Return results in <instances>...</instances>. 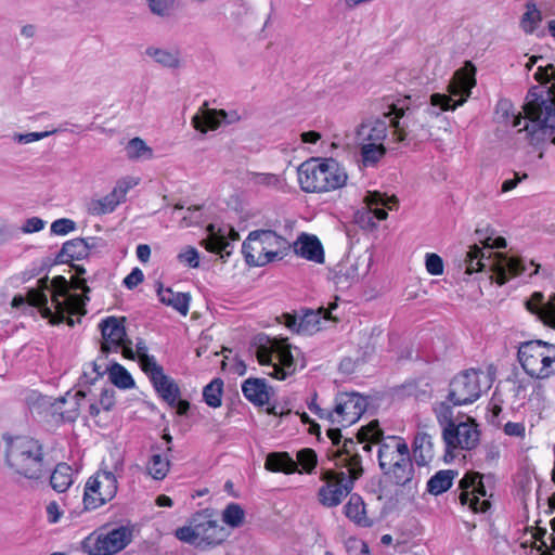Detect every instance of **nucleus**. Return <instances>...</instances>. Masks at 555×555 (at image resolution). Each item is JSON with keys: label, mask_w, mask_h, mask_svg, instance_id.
Instances as JSON below:
<instances>
[{"label": "nucleus", "mask_w": 555, "mask_h": 555, "mask_svg": "<svg viewBox=\"0 0 555 555\" xmlns=\"http://www.w3.org/2000/svg\"><path fill=\"white\" fill-rule=\"evenodd\" d=\"M119 204L120 202L111 192L100 199H91L87 205V210L92 216H101L114 211Z\"/></svg>", "instance_id": "a19ab883"}, {"label": "nucleus", "mask_w": 555, "mask_h": 555, "mask_svg": "<svg viewBox=\"0 0 555 555\" xmlns=\"http://www.w3.org/2000/svg\"><path fill=\"white\" fill-rule=\"evenodd\" d=\"M145 54L153 59L157 64L165 67H177L179 65V56L177 52L156 47H149Z\"/></svg>", "instance_id": "c03bdc74"}, {"label": "nucleus", "mask_w": 555, "mask_h": 555, "mask_svg": "<svg viewBox=\"0 0 555 555\" xmlns=\"http://www.w3.org/2000/svg\"><path fill=\"white\" fill-rule=\"evenodd\" d=\"M485 254L477 245L470 246L463 260L461 267L464 268L465 274L470 275L474 272L482 271L486 268Z\"/></svg>", "instance_id": "ea45409f"}, {"label": "nucleus", "mask_w": 555, "mask_h": 555, "mask_svg": "<svg viewBox=\"0 0 555 555\" xmlns=\"http://www.w3.org/2000/svg\"><path fill=\"white\" fill-rule=\"evenodd\" d=\"M481 230H476V234L478 235L479 240L483 243L485 247L489 249L493 248H504L506 246V241L504 237L498 236L492 237L491 235L482 237Z\"/></svg>", "instance_id": "69168bd1"}, {"label": "nucleus", "mask_w": 555, "mask_h": 555, "mask_svg": "<svg viewBox=\"0 0 555 555\" xmlns=\"http://www.w3.org/2000/svg\"><path fill=\"white\" fill-rule=\"evenodd\" d=\"M144 279L143 272L139 268H134L124 280V285L133 289L137 287Z\"/></svg>", "instance_id": "774afa93"}, {"label": "nucleus", "mask_w": 555, "mask_h": 555, "mask_svg": "<svg viewBox=\"0 0 555 555\" xmlns=\"http://www.w3.org/2000/svg\"><path fill=\"white\" fill-rule=\"evenodd\" d=\"M296 255L317 262H324V250L320 240L315 235L301 233L293 245Z\"/></svg>", "instance_id": "4be33fe9"}, {"label": "nucleus", "mask_w": 555, "mask_h": 555, "mask_svg": "<svg viewBox=\"0 0 555 555\" xmlns=\"http://www.w3.org/2000/svg\"><path fill=\"white\" fill-rule=\"evenodd\" d=\"M241 120L236 111L225 112L224 109L208 108L207 103L192 118V126L206 133L208 130H216L221 124H234Z\"/></svg>", "instance_id": "a211bd4d"}, {"label": "nucleus", "mask_w": 555, "mask_h": 555, "mask_svg": "<svg viewBox=\"0 0 555 555\" xmlns=\"http://www.w3.org/2000/svg\"><path fill=\"white\" fill-rule=\"evenodd\" d=\"M526 138L533 146L545 143L555 133V82L547 86H534L522 106Z\"/></svg>", "instance_id": "20e7f679"}, {"label": "nucleus", "mask_w": 555, "mask_h": 555, "mask_svg": "<svg viewBox=\"0 0 555 555\" xmlns=\"http://www.w3.org/2000/svg\"><path fill=\"white\" fill-rule=\"evenodd\" d=\"M124 321V318L108 317L100 323L103 352H117L120 345L125 344L127 335Z\"/></svg>", "instance_id": "6ab92c4d"}, {"label": "nucleus", "mask_w": 555, "mask_h": 555, "mask_svg": "<svg viewBox=\"0 0 555 555\" xmlns=\"http://www.w3.org/2000/svg\"><path fill=\"white\" fill-rule=\"evenodd\" d=\"M367 269L369 266L360 259H356L353 262L339 264L335 273V282L345 286L351 285L364 276Z\"/></svg>", "instance_id": "c85d7f7f"}, {"label": "nucleus", "mask_w": 555, "mask_h": 555, "mask_svg": "<svg viewBox=\"0 0 555 555\" xmlns=\"http://www.w3.org/2000/svg\"><path fill=\"white\" fill-rule=\"evenodd\" d=\"M455 473L453 470H439L427 482V491L434 495L448 491L451 486Z\"/></svg>", "instance_id": "58836bf2"}, {"label": "nucleus", "mask_w": 555, "mask_h": 555, "mask_svg": "<svg viewBox=\"0 0 555 555\" xmlns=\"http://www.w3.org/2000/svg\"><path fill=\"white\" fill-rule=\"evenodd\" d=\"M494 255L495 259L490 261V267L499 285L505 284L511 278L520 275L526 271V266L520 258L508 257L501 253Z\"/></svg>", "instance_id": "412c9836"}, {"label": "nucleus", "mask_w": 555, "mask_h": 555, "mask_svg": "<svg viewBox=\"0 0 555 555\" xmlns=\"http://www.w3.org/2000/svg\"><path fill=\"white\" fill-rule=\"evenodd\" d=\"M475 67L470 62H466L463 68L456 70L448 86L449 94L433 93L430 95V105L420 114L417 121L423 128L428 121L437 118L440 112L454 111L463 105L472 93L476 85Z\"/></svg>", "instance_id": "423d86ee"}, {"label": "nucleus", "mask_w": 555, "mask_h": 555, "mask_svg": "<svg viewBox=\"0 0 555 555\" xmlns=\"http://www.w3.org/2000/svg\"><path fill=\"white\" fill-rule=\"evenodd\" d=\"M223 382L220 378H215L203 390L205 402L211 408L221 405Z\"/></svg>", "instance_id": "8fccbe9b"}, {"label": "nucleus", "mask_w": 555, "mask_h": 555, "mask_svg": "<svg viewBox=\"0 0 555 555\" xmlns=\"http://www.w3.org/2000/svg\"><path fill=\"white\" fill-rule=\"evenodd\" d=\"M453 403H451L447 398L442 401H436L433 404V412L436 416L438 424L442 427V430L448 426H452L455 424L454 413H453Z\"/></svg>", "instance_id": "79ce46f5"}, {"label": "nucleus", "mask_w": 555, "mask_h": 555, "mask_svg": "<svg viewBox=\"0 0 555 555\" xmlns=\"http://www.w3.org/2000/svg\"><path fill=\"white\" fill-rule=\"evenodd\" d=\"M139 363L151 380L164 373L163 367L156 362L154 356H144L139 360Z\"/></svg>", "instance_id": "864d4df0"}, {"label": "nucleus", "mask_w": 555, "mask_h": 555, "mask_svg": "<svg viewBox=\"0 0 555 555\" xmlns=\"http://www.w3.org/2000/svg\"><path fill=\"white\" fill-rule=\"evenodd\" d=\"M336 304H332L330 308L320 307L318 310H307L299 319L296 315L284 313L282 319L286 327L291 331L298 334L311 335L323 328L322 322L335 320V318L332 317V310L336 309Z\"/></svg>", "instance_id": "4468645a"}, {"label": "nucleus", "mask_w": 555, "mask_h": 555, "mask_svg": "<svg viewBox=\"0 0 555 555\" xmlns=\"http://www.w3.org/2000/svg\"><path fill=\"white\" fill-rule=\"evenodd\" d=\"M108 377L113 385L121 389H129L134 386V380L129 372L120 364L114 363L108 369Z\"/></svg>", "instance_id": "de8ad7c7"}, {"label": "nucleus", "mask_w": 555, "mask_h": 555, "mask_svg": "<svg viewBox=\"0 0 555 555\" xmlns=\"http://www.w3.org/2000/svg\"><path fill=\"white\" fill-rule=\"evenodd\" d=\"M51 487L56 492H65L73 483V470L66 463H59L50 475Z\"/></svg>", "instance_id": "c9c22d12"}, {"label": "nucleus", "mask_w": 555, "mask_h": 555, "mask_svg": "<svg viewBox=\"0 0 555 555\" xmlns=\"http://www.w3.org/2000/svg\"><path fill=\"white\" fill-rule=\"evenodd\" d=\"M534 79L542 86L552 80L555 81V66L552 64L540 65L534 73Z\"/></svg>", "instance_id": "e2e57ef3"}, {"label": "nucleus", "mask_w": 555, "mask_h": 555, "mask_svg": "<svg viewBox=\"0 0 555 555\" xmlns=\"http://www.w3.org/2000/svg\"><path fill=\"white\" fill-rule=\"evenodd\" d=\"M131 531L118 527L108 531H95L83 539L81 548L88 555H114L131 542Z\"/></svg>", "instance_id": "ddd939ff"}, {"label": "nucleus", "mask_w": 555, "mask_h": 555, "mask_svg": "<svg viewBox=\"0 0 555 555\" xmlns=\"http://www.w3.org/2000/svg\"><path fill=\"white\" fill-rule=\"evenodd\" d=\"M245 512L237 503H230L222 512V520L232 528H238L243 525Z\"/></svg>", "instance_id": "3c124183"}, {"label": "nucleus", "mask_w": 555, "mask_h": 555, "mask_svg": "<svg viewBox=\"0 0 555 555\" xmlns=\"http://www.w3.org/2000/svg\"><path fill=\"white\" fill-rule=\"evenodd\" d=\"M137 181L131 178H126L117 182L112 193L121 203L125 201L126 195L130 189L137 185Z\"/></svg>", "instance_id": "680f3d73"}, {"label": "nucleus", "mask_w": 555, "mask_h": 555, "mask_svg": "<svg viewBox=\"0 0 555 555\" xmlns=\"http://www.w3.org/2000/svg\"><path fill=\"white\" fill-rule=\"evenodd\" d=\"M153 386L159 396L170 405L176 404L177 399L180 397V389L177 383L167 376L165 373L152 379Z\"/></svg>", "instance_id": "72a5a7b5"}, {"label": "nucleus", "mask_w": 555, "mask_h": 555, "mask_svg": "<svg viewBox=\"0 0 555 555\" xmlns=\"http://www.w3.org/2000/svg\"><path fill=\"white\" fill-rule=\"evenodd\" d=\"M67 280L62 276H55L51 283L48 278L38 281V288H31L27 293L29 305L37 307L43 318L50 319L52 324H60L64 321L69 326L74 325V320L69 314H85L86 301L89 298L69 292Z\"/></svg>", "instance_id": "7ed1b4c3"}, {"label": "nucleus", "mask_w": 555, "mask_h": 555, "mask_svg": "<svg viewBox=\"0 0 555 555\" xmlns=\"http://www.w3.org/2000/svg\"><path fill=\"white\" fill-rule=\"evenodd\" d=\"M361 157L365 167L375 166L385 155L383 143H361Z\"/></svg>", "instance_id": "a18cd8bd"}, {"label": "nucleus", "mask_w": 555, "mask_h": 555, "mask_svg": "<svg viewBox=\"0 0 555 555\" xmlns=\"http://www.w3.org/2000/svg\"><path fill=\"white\" fill-rule=\"evenodd\" d=\"M541 20V12L535 8V5H527V11L521 17V27L527 34H531L538 27Z\"/></svg>", "instance_id": "603ef678"}, {"label": "nucleus", "mask_w": 555, "mask_h": 555, "mask_svg": "<svg viewBox=\"0 0 555 555\" xmlns=\"http://www.w3.org/2000/svg\"><path fill=\"white\" fill-rule=\"evenodd\" d=\"M259 236L258 230L251 231L242 245L245 260L250 266L261 267L270 262V257L264 255V245Z\"/></svg>", "instance_id": "5701e85b"}, {"label": "nucleus", "mask_w": 555, "mask_h": 555, "mask_svg": "<svg viewBox=\"0 0 555 555\" xmlns=\"http://www.w3.org/2000/svg\"><path fill=\"white\" fill-rule=\"evenodd\" d=\"M86 392L82 390L68 391L65 396L60 397L53 403L54 411L60 413L62 418L66 422H74L79 413L81 401L85 399Z\"/></svg>", "instance_id": "b1692460"}, {"label": "nucleus", "mask_w": 555, "mask_h": 555, "mask_svg": "<svg viewBox=\"0 0 555 555\" xmlns=\"http://www.w3.org/2000/svg\"><path fill=\"white\" fill-rule=\"evenodd\" d=\"M543 298L542 293H534L526 302L527 309L537 314L545 324L555 327V293L550 296L546 304H543Z\"/></svg>", "instance_id": "393cba45"}, {"label": "nucleus", "mask_w": 555, "mask_h": 555, "mask_svg": "<svg viewBox=\"0 0 555 555\" xmlns=\"http://www.w3.org/2000/svg\"><path fill=\"white\" fill-rule=\"evenodd\" d=\"M426 270L433 275H440L443 273V261L437 254L426 255Z\"/></svg>", "instance_id": "0e129e2a"}, {"label": "nucleus", "mask_w": 555, "mask_h": 555, "mask_svg": "<svg viewBox=\"0 0 555 555\" xmlns=\"http://www.w3.org/2000/svg\"><path fill=\"white\" fill-rule=\"evenodd\" d=\"M207 238H204L201 244L210 253L222 254L225 251L229 255L230 251L227 248L230 246V243L225 240V233L220 229L216 231L214 224L207 227Z\"/></svg>", "instance_id": "e433bc0d"}, {"label": "nucleus", "mask_w": 555, "mask_h": 555, "mask_svg": "<svg viewBox=\"0 0 555 555\" xmlns=\"http://www.w3.org/2000/svg\"><path fill=\"white\" fill-rule=\"evenodd\" d=\"M255 356L261 365L272 370L267 374L279 380H284L296 371L292 346L285 339L267 338L266 344L256 348Z\"/></svg>", "instance_id": "9b49d317"}, {"label": "nucleus", "mask_w": 555, "mask_h": 555, "mask_svg": "<svg viewBox=\"0 0 555 555\" xmlns=\"http://www.w3.org/2000/svg\"><path fill=\"white\" fill-rule=\"evenodd\" d=\"M89 254V245L86 240L77 237L63 244L56 259L59 262H68L70 260H80Z\"/></svg>", "instance_id": "473e14b6"}, {"label": "nucleus", "mask_w": 555, "mask_h": 555, "mask_svg": "<svg viewBox=\"0 0 555 555\" xmlns=\"http://www.w3.org/2000/svg\"><path fill=\"white\" fill-rule=\"evenodd\" d=\"M482 479L483 476L479 473H468L460 481V488L462 489L460 501L474 512H486L491 505L489 500H480V496L486 498L488 495Z\"/></svg>", "instance_id": "2eb2a0df"}, {"label": "nucleus", "mask_w": 555, "mask_h": 555, "mask_svg": "<svg viewBox=\"0 0 555 555\" xmlns=\"http://www.w3.org/2000/svg\"><path fill=\"white\" fill-rule=\"evenodd\" d=\"M297 465H301L307 473H311L318 463L317 453L312 449H302L297 453Z\"/></svg>", "instance_id": "5fc2aeb1"}, {"label": "nucleus", "mask_w": 555, "mask_h": 555, "mask_svg": "<svg viewBox=\"0 0 555 555\" xmlns=\"http://www.w3.org/2000/svg\"><path fill=\"white\" fill-rule=\"evenodd\" d=\"M336 424L348 427L365 412L366 401L358 393H340L336 397Z\"/></svg>", "instance_id": "f3484780"}, {"label": "nucleus", "mask_w": 555, "mask_h": 555, "mask_svg": "<svg viewBox=\"0 0 555 555\" xmlns=\"http://www.w3.org/2000/svg\"><path fill=\"white\" fill-rule=\"evenodd\" d=\"M124 470V459L120 454H111L109 460H103L100 469L86 483L85 507L96 509L112 501L117 494L118 478L122 477Z\"/></svg>", "instance_id": "0eeeda50"}, {"label": "nucleus", "mask_w": 555, "mask_h": 555, "mask_svg": "<svg viewBox=\"0 0 555 555\" xmlns=\"http://www.w3.org/2000/svg\"><path fill=\"white\" fill-rule=\"evenodd\" d=\"M364 201L370 212H372L377 220H385L388 217L387 211L383 207H387L391 210L398 205V198L395 195L388 196L377 191L367 192Z\"/></svg>", "instance_id": "cd10ccee"}, {"label": "nucleus", "mask_w": 555, "mask_h": 555, "mask_svg": "<svg viewBox=\"0 0 555 555\" xmlns=\"http://www.w3.org/2000/svg\"><path fill=\"white\" fill-rule=\"evenodd\" d=\"M413 457L417 465L425 466L434 459L431 437L426 433H417L413 441Z\"/></svg>", "instance_id": "2f4dec72"}, {"label": "nucleus", "mask_w": 555, "mask_h": 555, "mask_svg": "<svg viewBox=\"0 0 555 555\" xmlns=\"http://www.w3.org/2000/svg\"><path fill=\"white\" fill-rule=\"evenodd\" d=\"M327 436L337 447L333 454L335 466L346 467L348 475L332 468H322L320 479L323 486L318 490V500L325 507L338 506L354 488V482L363 475L362 454L352 438L345 439L340 446L339 428H330Z\"/></svg>", "instance_id": "f257e3e1"}, {"label": "nucleus", "mask_w": 555, "mask_h": 555, "mask_svg": "<svg viewBox=\"0 0 555 555\" xmlns=\"http://www.w3.org/2000/svg\"><path fill=\"white\" fill-rule=\"evenodd\" d=\"M403 108L395 104L388 106V112L383 117H370L363 120L357 129V138L360 143H383L387 137L388 128L391 127L392 138L401 142L406 138V131L400 119L404 117Z\"/></svg>", "instance_id": "1a4fd4ad"}, {"label": "nucleus", "mask_w": 555, "mask_h": 555, "mask_svg": "<svg viewBox=\"0 0 555 555\" xmlns=\"http://www.w3.org/2000/svg\"><path fill=\"white\" fill-rule=\"evenodd\" d=\"M157 295L162 304L173 308L183 317L188 314L191 301L189 293H176L170 287L164 288L159 285Z\"/></svg>", "instance_id": "7c9ffc66"}, {"label": "nucleus", "mask_w": 555, "mask_h": 555, "mask_svg": "<svg viewBox=\"0 0 555 555\" xmlns=\"http://www.w3.org/2000/svg\"><path fill=\"white\" fill-rule=\"evenodd\" d=\"M169 467L170 462L167 456L153 454L146 465V470L154 479L162 480L167 476Z\"/></svg>", "instance_id": "49530a36"}, {"label": "nucleus", "mask_w": 555, "mask_h": 555, "mask_svg": "<svg viewBox=\"0 0 555 555\" xmlns=\"http://www.w3.org/2000/svg\"><path fill=\"white\" fill-rule=\"evenodd\" d=\"M259 237H261L262 244L264 245L266 253L270 257V262L275 259H281L285 256L289 249L291 244L286 238L278 235L272 230H258Z\"/></svg>", "instance_id": "bb28decb"}, {"label": "nucleus", "mask_w": 555, "mask_h": 555, "mask_svg": "<svg viewBox=\"0 0 555 555\" xmlns=\"http://www.w3.org/2000/svg\"><path fill=\"white\" fill-rule=\"evenodd\" d=\"M244 397L255 405L269 403V390L264 378H248L242 385Z\"/></svg>", "instance_id": "c756f323"}, {"label": "nucleus", "mask_w": 555, "mask_h": 555, "mask_svg": "<svg viewBox=\"0 0 555 555\" xmlns=\"http://www.w3.org/2000/svg\"><path fill=\"white\" fill-rule=\"evenodd\" d=\"M125 150L129 159H151L153 157V150L140 138L131 139Z\"/></svg>", "instance_id": "09e8293b"}, {"label": "nucleus", "mask_w": 555, "mask_h": 555, "mask_svg": "<svg viewBox=\"0 0 555 555\" xmlns=\"http://www.w3.org/2000/svg\"><path fill=\"white\" fill-rule=\"evenodd\" d=\"M251 181L256 185L278 188L281 184L279 176L273 173H253Z\"/></svg>", "instance_id": "13d9d810"}, {"label": "nucleus", "mask_w": 555, "mask_h": 555, "mask_svg": "<svg viewBox=\"0 0 555 555\" xmlns=\"http://www.w3.org/2000/svg\"><path fill=\"white\" fill-rule=\"evenodd\" d=\"M483 388H490V380L485 372L476 369L465 370L451 379L447 399L453 405L470 404L479 399Z\"/></svg>", "instance_id": "f8f14e48"}, {"label": "nucleus", "mask_w": 555, "mask_h": 555, "mask_svg": "<svg viewBox=\"0 0 555 555\" xmlns=\"http://www.w3.org/2000/svg\"><path fill=\"white\" fill-rule=\"evenodd\" d=\"M496 115L501 121L511 124L512 127L520 126L522 119H525L520 113H515L512 102L506 99H502L498 102Z\"/></svg>", "instance_id": "37998d69"}, {"label": "nucleus", "mask_w": 555, "mask_h": 555, "mask_svg": "<svg viewBox=\"0 0 555 555\" xmlns=\"http://www.w3.org/2000/svg\"><path fill=\"white\" fill-rule=\"evenodd\" d=\"M356 442L360 453L370 452L372 442L378 443V464L388 480L398 486H409L413 482L414 466L409 447L402 438H384L378 422L373 421L359 429Z\"/></svg>", "instance_id": "f03ea898"}, {"label": "nucleus", "mask_w": 555, "mask_h": 555, "mask_svg": "<svg viewBox=\"0 0 555 555\" xmlns=\"http://www.w3.org/2000/svg\"><path fill=\"white\" fill-rule=\"evenodd\" d=\"M518 360L524 371L538 379L555 374V345L543 340H529L518 348Z\"/></svg>", "instance_id": "9d476101"}, {"label": "nucleus", "mask_w": 555, "mask_h": 555, "mask_svg": "<svg viewBox=\"0 0 555 555\" xmlns=\"http://www.w3.org/2000/svg\"><path fill=\"white\" fill-rule=\"evenodd\" d=\"M322 171L325 192L337 190L344 186L348 176L345 169L333 158L322 159Z\"/></svg>", "instance_id": "a878e982"}, {"label": "nucleus", "mask_w": 555, "mask_h": 555, "mask_svg": "<svg viewBox=\"0 0 555 555\" xmlns=\"http://www.w3.org/2000/svg\"><path fill=\"white\" fill-rule=\"evenodd\" d=\"M344 512L347 518L359 526L369 527L371 525L370 519L366 517L365 504L358 494L350 495L349 501L344 506Z\"/></svg>", "instance_id": "f704fd0d"}, {"label": "nucleus", "mask_w": 555, "mask_h": 555, "mask_svg": "<svg viewBox=\"0 0 555 555\" xmlns=\"http://www.w3.org/2000/svg\"><path fill=\"white\" fill-rule=\"evenodd\" d=\"M177 259L179 262L186 264L190 268H197L199 266V254L196 248L192 246H186L182 249Z\"/></svg>", "instance_id": "6e6d98bb"}, {"label": "nucleus", "mask_w": 555, "mask_h": 555, "mask_svg": "<svg viewBox=\"0 0 555 555\" xmlns=\"http://www.w3.org/2000/svg\"><path fill=\"white\" fill-rule=\"evenodd\" d=\"M298 181L305 192H325L322 158H311L298 167Z\"/></svg>", "instance_id": "aec40b11"}, {"label": "nucleus", "mask_w": 555, "mask_h": 555, "mask_svg": "<svg viewBox=\"0 0 555 555\" xmlns=\"http://www.w3.org/2000/svg\"><path fill=\"white\" fill-rule=\"evenodd\" d=\"M99 404L104 411H109L115 404V390L113 387L104 388Z\"/></svg>", "instance_id": "338daca9"}, {"label": "nucleus", "mask_w": 555, "mask_h": 555, "mask_svg": "<svg viewBox=\"0 0 555 555\" xmlns=\"http://www.w3.org/2000/svg\"><path fill=\"white\" fill-rule=\"evenodd\" d=\"M5 465L21 478L40 480L46 478L52 464L46 459L42 443L31 437H4Z\"/></svg>", "instance_id": "39448f33"}, {"label": "nucleus", "mask_w": 555, "mask_h": 555, "mask_svg": "<svg viewBox=\"0 0 555 555\" xmlns=\"http://www.w3.org/2000/svg\"><path fill=\"white\" fill-rule=\"evenodd\" d=\"M76 229L75 221L66 218L57 219L51 224V232L56 235H66Z\"/></svg>", "instance_id": "bf43d9fd"}, {"label": "nucleus", "mask_w": 555, "mask_h": 555, "mask_svg": "<svg viewBox=\"0 0 555 555\" xmlns=\"http://www.w3.org/2000/svg\"><path fill=\"white\" fill-rule=\"evenodd\" d=\"M137 181L131 178H126L117 182L112 193L121 203L125 201L126 195L130 189L137 185Z\"/></svg>", "instance_id": "052dcab7"}, {"label": "nucleus", "mask_w": 555, "mask_h": 555, "mask_svg": "<svg viewBox=\"0 0 555 555\" xmlns=\"http://www.w3.org/2000/svg\"><path fill=\"white\" fill-rule=\"evenodd\" d=\"M55 132H56V130L43 131V132L14 133L12 139L20 144H28L31 142L42 140Z\"/></svg>", "instance_id": "4d7b16f0"}, {"label": "nucleus", "mask_w": 555, "mask_h": 555, "mask_svg": "<svg viewBox=\"0 0 555 555\" xmlns=\"http://www.w3.org/2000/svg\"><path fill=\"white\" fill-rule=\"evenodd\" d=\"M264 466L268 470L285 474L294 473L297 469V463L287 453H270Z\"/></svg>", "instance_id": "4c0bfd02"}, {"label": "nucleus", "mask_w": 555, "mask_h": 555, "mask_svg": "<svg viewBox=\"0 0 555 555\" xmlns=\"http://www.w3.org/2000/svg\"><path fill=\"white\" fill-rule=\"evenodd\" d=\"M442 439L447 451L452 449L472 450L479 441V431L473 420L460 422L442 430Z\"/></svg>", "instance_id": "dca6fc26"}, {"label": "nucleus", "mask_w": 555, "mask_h": 555, "mask_svg": "<svg viewBox=\"0 0 555 555\" xmlns=\"http://www.w3.org/2000/svg\"><path fill=\"white\" fill-rule=\"evenodd\" d=\"M175 535L181 542L206 550L221 544L230 532L219 524L211 509L205 508L195 513L188 525L176 529Z\"/></svg>", "instance_id": "6e6552de"}]
</instances>
